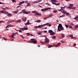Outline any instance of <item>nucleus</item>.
<instances>
[{
	"instance_id": "f257e3e1",
	"label": "nucleus",
	"mask_w": 78,
	"mask_h": 78,
	"mask_svg": "<svg viewBox=\"0 0 78 78\" xmlns=\"http://www.w3.org/2000/svg\"><path fill=\"white\" fill-rule=\"evenodd\" d=\"M0 13H4L5 14H7L8 17H11L12 16V14L11 13H8V12H6V11H4L2 10L1 11H0Z\"/></svg>"
},
{
	"instance_id": "f03ea898",
	"label": "nucleus",
	"mask_w": 78,
	"mask_h": 78,
	"mask_svg": "<svg viewBox=\"0 0 78 78\" xmlns=\"http://www.w3.org/2000/svg\"><path fill=\"white\" fill-rule=\"evenodd\" d=\"M45 41L44 42H43L42 41H40V42L41 43V44H49V39H48L47 37H45Z\"/></svg>"
},
{
	"instance_id": "7ed1b4c3",
	"label": "nucleus",
	"mask_w": 78,
	"mask_h": 78,
	"mask_svg": "<svg viewBox=\"0 0 78 78\" xmlns=\"http://www.w3.org/2000/svg\"><path fill=\"white\" fill-rule=\"evenodd\" d=\"M58 30L59 31H61L62 30H64V27L62 26L61 24H60L58 26Z\"/></svg>"
},
{
	"instance_id": "20e7f679",
	"label": "nucleus",
	"mask_w": 78,
	"mask_h": 78,
	"mask_svg": "<svg viewBox=\"0 0 78 78\" xmlns=\"http://www.w3.org/2000/svg\"><path fill=\"white\" fill-rule=\"evenodd\" d=\"M32 13H33L34 14H35V15H34V16H41L42 15L41 14L39 13L38 12L36 11H32Z\"/></svg>"
},
{
	"instance_id": "39448f33",
	"label": "nucleus",
	"mask_w": 78,
	"mask_h": 78,
	"mask_svg": "<svg viewBox=\"0 0 78 78\" xmlns=\"http://www.w3.org/2000/svg\"><path fill=\"white\" fill-rule=\"evenodd\" d=\"M59 11H61V12H62L63 14H66V16H67V15H70V14H69L68 12H66L64 10H62V11H61V10H58Z\"/></svg>"
},
{
	"instance_id": "423d86ee",
	"label": "nucleus",
	"mask_w": 78,
	"mask_h": 78,
	"mask_svg": "<svg viewBox=\"0 0 78 78\" xmlns=\"http://www.w3.org/2000/svg\"><path fill=\"white\" fill-rule=\"evenodd\" d=\"M30 40L32 41V42H33V44H36L37 43V41L36 39H30Z\"/></svg>"
},
{
	"instance_id": "0eeeda50",
	"label": "nucleus",
	"mask_w": 78,
	"mask_h": 78,
	"mask_svg": "<svg viewBox=\"0 0 78 78\" xmlns=\"http://www.w3.org/2000/svg\"><path fill=\"white\" fill-rule=\"evenodd\" d=\"M49 33L50 34V35H54L55 34V33L53 32V30H48Z\"/></svg>"
},
{
	"instance_id": "6e6552de",
	"label": "nucleus",
	"mask_w": 78,
	"mask_h": 78,
	"mask_svg": "<svg viewBox=\"0 0 78 78\" xmlns=\"http://www.w3.org/2000/svg\"><path fill=\"white\" fill-rule=\"evenodd\" d=\"M69 5L70 6H69L67 8H68V9H72V7H73V4H70Z\"/></svg>"
},
{
	"instance_id": "1a4fd4ad",
	"label": "nucleus",
	"mask_w": 78,
	"mask_h": 78,
	"mask_svg": "<svg viewBox=\"0 0 78 78\" xmlns=\"http://www.w3.org/2000/svg\"><path fill=\"white\" fill-rule=\"evenodd\" d=\"M28 29V27H23L21 28V30L22 31H24V30H27Z\"/></svg>"
},
{
	"instance_id": "9d476101",
	"label": "nucleus",
	"mask_w": 78,
	"mask_h": 78,
	"mask_svg": "<svg viewBox=\"0 0 78 78\" xmlns=\"http://www.w3.org/2000/svg\"><path fill=\"white\" fill-rule=\"evenodd\" d=\"M22 11L23 12V13L24 14H28L30 13V12H27V11H24V10H23Z\"/></svg>"
},
{
	"instance_id": "9b49d317",
	"label": "nucleus",
	"mask_w": 78,
	"mask_h": 78,
	"mask_svg": "<svg viewBox=\"0 0 78 78\" xmlns=\"http://www.w3.org/2000/svg\"><path fill=\"white\" fill-rule=\"evenodd\" d=\"M22 19L23 21H24V22H25V21H26L27 20V18L25 17H24L23 18H22Z\"/></svg>"
},
{
	"instance_id": "f8f14e48",
	"label": "nucleus",
	"mask_w": 78,
	"mask_h": 78,
	"mask_svg": "<svg viewBox=\"0 0 78 78\" xmlns=\"http://www.w3.org/2000/svg\"><path fill=\"white\" fill-rule=\"evenodd\" d=\"M51 8L49 7L48 8H46L45 9H41V10H48V9H50Z\"/></svg>"
},
{
	"instance_id": "ddd939ff",
	"label": "nucleus",
	"mask_w": 78,
	"mask_h": 78,
	"mask_svg": "<svg viewBox=\"0 0 78 78\" xmlns=\"http://www.w3.org/2000/svg\"><path fill=\"white\" fill-rule=\"evenodd\" d=\"M24 1H22V2H20V3L18 4V5H21L22 4L24 3Z\"/></svg>"
},
{
	"instance_id": "4468645a",
	"label": "nucleus",
	"mask_w": 78,
	"mask_h": 78,
	"mask_svg": "<svg viewBox=\"0 0 78 78\" xmlns=\"http://www.w3.org/2000/svg\"><path fill=\"white\" fill-rule=\"evenodd\" d=\"M41 1H42V0H39V1H35V2H33V3H38V2H41Z\"/></svg>"
},
{
	"instance_id": "2eb2a0df",
	"label": "nucleus",
	"mask_w": 78,
	"mask_h": 78,
	"mask_svg": "<svg viewBox=\"0 0 78 78\" xmlns=\"http://www.w3.org/2000/svg\"><path fill=\"white\" fill-rule=\"evenodd\" d=\"M37 34L39 35H42V34H41V31H39L38 32Z\"/></svg>"
},
{
	"instance_id": "dca6fc26",
	"label": "nucleus",
	"mask_w": 78,
	"mask_h": 78,
	"mask_svg": "<svg viewBox=\"0 0 78 78\" xmlns=\"http://www.w3.org/2000/svg\"><path fill=\"white\" fill-rule=\"evenodd\" d=\"M61 44V43H58L57 45H55V47H58V46H59V44Z\"/></svg>"
},
{
	"instance_id": "f3484780",
	"label": "nucleus",
	"mask_w": 78,
	"mask_h": 78,
	"mask_svg": "<svg viewBox=\"0 0 78 78\" xmlns=\"http://www.w3.org/2000/svg\"><path fill=\"white\" fill-rule=\"evenodd\" d=\"M48 24H49V23H47L44 24L42 25V27H43V26H45V25H48Z\"/></svg>"
},
{
	"instance_id": "a211bd4d",
	"label": "nucleus",
	"mask_w": 78,
	"mask_h": 78,
	"mask_svg": "<svg viewBox=\"0 0 78 78\" xmlns=\"http://www.w3.org/2000/svg\"><path fill=\"white\" fill-rule=\"evenodd\" d=\"M78 27V25H75L74 26V28H75L76 29Z\"/></svg>"
},
{
	"instance_id": "6ab92c4d",
	"label": "nucleus",
	"mask_w": 78,
	"mask_h": 78,
	"mask_svg": "<svg viewBox=\"0 0 78 78\" xmlns=\"http://www.w3.org/2000/svg\"><path fill=\"white\" fill-rule=\"evenodd\" d=\"M54 5H60V3H58L56 4V3H54Z\"/></svg>"
},
{
	"instance_id": "aec40b11",
	"label": "nucleus",
	"mask_w": 78,
	"mask_h": 78,
	"mask_svg": "<svg viewBox=\"0 0 78 78\" xmlns=\"http://www.w3.org/2000/svg\"><path fill=\"white\" fill-rule=\"evenodd\" d=\"M74 19H75V20H78V17L76 16V17L74 18Z\"/></svg>"
},
{
	"instance_id": "412c9836",
	"label": "nucleus",
	"mask_w": 78,
	"mask_h": 78,
	"mask_svg": "<svg viewBox=\"0 0 78 78\" xmlns=\"http://www.w3.org/2000/svg\"><path fill=\"white\" fill-rule=\"evenodd\" d=\"M66 7H67V6H65L64 7H61V9H62V10H63V9H64V8H66Z\"/></svg>"
},
{
	"instance_id": "4be33fe9",
	"label": "nucleus",
	"mask_w": 78,
	"mask_h": 78,
	"mask_svg": "<svg viewBox=\"0 0 78 78\" xmlns=\"http://www.w3.org/2000/svg\"><path fill=\"white\" fill-rule=\"evenodd\" d=\"M41 22V21L39 20H38L36 21V22H37V23H40Z\"/></svg>"
},
{
	"instance_id": "5701e85b",
	"label": "nucleus",
	"mask_w": 78,
	"mask_h": 78,
	"mask_svg": "<svg viewBox=\"0 0 78 78\" xmlns=\"http://www.w3.org/2000/svg\"><path fill=\"white\" fill-rule=\"evenodd\" d=\"M42 25H39L38 26V28H42Z\"/></svg>"
},
{
	"instance_id": "b1692460",
	"label": "nucleus",
	"mask_w": 78,
	"mask_h": 78,
	"mask_svg": "<svg viewBox=\"0 0 78 78\" xmlns=\"http://www.w3.org/2000/svg\"><path fill=\"white\" fill-rule=\"evenodd\" d=\"M2 9L3 10H6V9H8V8L7 7H5V8H2Z\"/></svg>"
},
{
	"instance_id": "393cba45",
	"label": "nucleus",
	"mask_w": 78,
	"mask_h": 78,
	"mask_svg": "<svg viewBox=\"0 0 78 78\" xmlns=\"http://www.w3.org/2000/svg\"><path fill=\"white\" fill-rule=\"evenodd\" d=\"M69 37H71L72 39H73V35L71 34L70 35H69Z\"/></svg>"
},
{
	"instance_id": "a878e982",
	"label": "nucleus",
	"mask_w": 78,
	"mask_h": 78,
	"mask_svg": "<svg viewBox=\"0 0 78 78\" xmlns=\"http://www.w3.org/2000/svg\"><path fill=\"white\" fill-rule=\"evenodd\" d=\"M52 38L53 39H56V36H53L52 37Z\"/></svg>"
},
{
	"instance_id": "bb28decb",
	"label": "nucleus",
	"mask_w": 78,
	"mask_h": 78,
	"mask_svg": "<svg viewBox=\"0 0 78 78\" xmlns=\"http://www.w3.org/2000/svg\"><path fill=\"white\" fill-rule=\"evenodd\" d=\"M13 13L14 14H17V11H13Z\"/></svg>"
},
{
	"instance_id": "cd10ccee",
	"label": "nucleus",
	"mask_w": 78,
	"mask_h": 78,
	"mask_svg": "<svg viewBox=\"0 0 78 78\" xmlns=\"http://www.w3.org/2000/svg\"><path fill=\"white\" fill-rule=\"evenodd\" d=\"M64 16H65V15H63L60 16V18L61 17H64Z\"/></svg>"
},
{
	"instance_id": "c85d7f7f",
	"label": "nucleus",
	"mask_w": 78,
	"mask_h": 78,
	"mask_svg": "<svg viewBox=\"0 0 78 78\" xmlns=\"http://www.w3.org/2000/svg\"><path fill=\"white\" fill-rule=\"evenodd\" d=\"M51 1H52V2H57L56 0H51Z\"/></svg>"
},
{
	"instance_id": "c756f323",
	"label": "nucleus",
	"mask_w": 78,
	"mask_h": 78,
	"mask_svg": "<svg viewBox=\"0 0 78 78\" xmlns=\"http://www.w3.org/2000/svg\"><path fill=\"white\" fill-rule=\"evenodd\" d=\"M65 27H66V28H69V26L68 25L66 24L65 25Z\"/></svg>"
},
{
	"instance_id": "7c9ffc66",
	"label": "nucleus",
	"mask_w": 78,
	"mask_h": 78,
	"mask_svg": "<svg viewBox=\"0 0 78 78\" xmlns=\"http://www.w3.org/2000/svg\"><path fill=\"white\" fill-rule=\"evenodd\" d=\"M21 21V20H19L16 21V22H20Z\"/></svg>"
},
{
	"instance_id": "2f4dec72",
	"label": "nucleus",
	"mask_w": 78,
	"mask_h": 78,
	"mask_svg": "<svg viewBox=\"0 0 78 78\" xmlns=\"http://www.w3.org/2000/svg\"><path fill=\"white\" fill-rule=\"evenodd\" d=\"M31 5L30 4V3H28L27 5H26V6H30Z\"/></svg>"
},
{
	"instance_id": "473e14b6",
	"label": "nucleus",
	"mask_w": 78,
	"mask_h": 78,
	"mask_svg": "<svg viewBox=\"0 0 78 78\" xmlns=\"http://www.w3.org/2000/svg\"><path fill=\"white\" fill-rule=\"evenodd\" d=\"M20 36L23 39H24V37H23V36L22 35H20Z\"/></svg>"
},
{
	"instance_id": "72a5a7b5",
	"label": "nucleus",
	"mask_w": 78,
	"mask_h": 78,
	"mask_svg": "<svg viewBox=\"0 0 78 78\" xmlns=\"http://www.w3.org/2000/svg\"><path fill=\"white\" fill-rule=\"evenodd\" d=\"M62 37H64V34H62Z\"/></svg>"
},
{
	"instance_id": "f704fd0d",
	"label": "nucleus",
	"mask_w": 78,
	"mask_h": 78,
	"mask_svg": "<svg viewBox=\"0 0 78 78\" xmlns=\"http://www.w3.org/2000/svg\"><path fill=\"white\" fill-rule=\"evenodd\" d=\"M51 47H53V46L52 45H49L48 46V48H51Z\"/></svg>"
},
{
	"instance_id": "c9c22d12",
	"label": "nucleus",
	"mask_w": 78,
	"mask_h": 78,
	"mask_svg": "<svg viewBox=\"0 0 78 78\" xmlns=\"http://www.w3.org/2000/svg\"><path fill=\"white\" fill-rule=\"evenodd\" d=\"M53 12H54V13H55V12H57V10H55L54 11H53Z\"/></svg>"
},
{
	"instance_id": "e433bc0d",
	"label": "nucleus",
	"mask_w": 78,
	"mask_h": 78,
	"mask_svg": "<svg viewBox=\"0 0 78 78\" xmlns=\"http://www.w3.org/2000/svg\"><path fill=\"white\" fill-rule=\"evenodd\" d=\"M14 27V26L12 25L11 24L9 25V27Z\"/></svg>"
},
{
	"instance_id": "4c0bfd02",
	"label": "nucleus",
	"mask_w": 78,
	"mask_h": 78,
	"mask_svg": "<svg viewBox=\"0 0 78 78\" xmlns=\"http://www.w3.org/2000/svg\"><path fill=\"white\" fill-rule=\"evenodd\" d=\"M27 36H30L31 35V34L30 33H27Z\"/></svg>"
},
{
	"instance_id": "58836bf2",
	"label": "nucleus",
	"mask_w": 78,
	"mask_h": 78,
	"mask_svg": "<svg viewBox=\"0 0 78 78\" xmlns=\"http://www.w3.org/2000/svg\"><path fill=\"white\" fill-rule=\"evenodd\" d=\"M14 20H11L10 21V22L11 23V22H14Z\"/></svg>"
},
{
	"instance_id": "ea45409f",
	"label": "nucleus",
	"mask_w": 78,
	"mask_h": 78,
	"mask_svg": "<svg viewBox=\"0 0 78 78\" xmlns=\"http://www.w3.org/2000/svg\"><path fill=\"white\" fill-rule=\"evenodd\" d=\"M53 16V14H51L49 16V17H52Z\"/></svg>"
},
{
	"instance_id": "a19ab883",
	"label": "nucleus",
	"mask_w": 78,
	"mask_h": 78,
	"mask_svg": "<svg viewBox=\"0 0 78 78\" xmlns=\"http://www.w3.org/2000/svg\"><path fill=\"white\" fill-rule=\"evenodd\" d=\"M72 9H73V10L75 9H76V7H73V8H72Z\"/></svg>"
},
{
	"instance_id": "79ce46f5",
	"label": "nucleus",
	"mask_w": 78,
	"mask_h": 78,
	"mask_svg": "<svg viewBox=\"0 0 78 78\" xmlns=\"http://www.w3.org/2000/svg\"><path fill=\"white\" fill-rule=\"evenodd\" d=\"M30 22H27V23L26 24L27 25H30Z\"/></svg>"
},
{
	"instance_id": "37998d69",
	"label": "nucleus",
	"mask_w": 78,
	"mask_h": 78,
	"mask_svg": "<svg viewBox=\"0 0 78 78\" xmlns=\"http://www.w3.org/2000/svg\"><path fill=\"white\" fill-rule=\"evenodd\" d=\"M12 1L13 2H16V1L15 0H12Z\"/></svg>"
},
{
	"instance_id": "c03bdc74",
	"label": "nucleus",
	"mask_w": 78,
	"mask_h": 78,
	"mask_svg": "<svg viewBox=\"0 0 78 78\" xmlns=\"http://www.w3.org/2000/svg\"><path fill=\"white\" fill-rule=\"evenodd\" d=\"M11 37L12 38H14V37H14V36L13 35H12L11 36Z\"/></svg>"
},
{
	"instance_id": "a18cd8bd",
	"label": "nucleus",
	"mask_w": 78,
	"mask_h": 78,
	"mask_svg": "<svg viewBox=\"0 0 78 78\" xmlns=\"http://www.w3.org/2000/svg\"><path fill=\"white\" fill-rule=\"evenodd\" d=\"M12 35H13V36H15V35H16V34L15 33H13Z\"/></svg>"
},
{
	"instance_id": "49530a36",
	"label": "nucleus",
	"mask_w": 78,
	"mask_h": 78,
	"mask_svg": "<svg viewBox=\"0 0 78 78\" xmlns=\"http://www.w3.org/2000/svg\"><path fill=\"white\" fill-rule=\"evenodd\" d=\"M10 23H11V22H10H10L8 21V22H7V23H8V24H10Z\"/></svg>"
},
{
	"instance_id": "de8ad7c7",
	"label": "nucleus",
	"mask_w": 78,
	"mask_h": 78,
	"mask_svg": "<svg viewBox=\"0 0 78 78\" xmlns=\"http://www.w3.org/2000/svg\"><path fill=\"white\" fill-rule=\"evenodd\" d=\"M73 46H74V47H75V46H76V44H74L73 45Z\"/></svg>"
},
{
	"instance_id": "09e8293b",
	"label": "nucleus",
	"mask_w": 78,
	"mask_h": 78,
	"mask_svg": "<svg viewBox=\"0 0 78 78\" xmlns=\"http://www.w3.org/2000/svg\"><path fill=\"white\" fill-rule=\"evenodd\" d=\"M69 27L70 28H73V27H72L71 26H69Z\"/></svg>"
},
{
	"instance_id": "8fccbe9b",
	"label": "nucleus",
	"mask_w": 78,
	"mask_h": 78,
	"mask_svg": "<svg viewBox=\"0 0 78 78\" xmlns=\"http://www.w3.org/2000/svg\"><path fill=\"white\" fill-rule=\"evenodd\" d=\"M47 30H45L44 31V33H47Z\"/></svg>"
},
{
	"instance_id": "3c124183",
	"label": "nucleus",
	"mask_w": 78,
	"mask_h": 78,
	"mask_svg": "<svg viewBox=\"0 0 78 78\" xmlns=\"http://www.w3.org/2000/svg\"><path fill=\"white\" fill-rule=\"evenodd\" d=\"M6 27H7V28H8V27H9V25L7 26Z\"/></svg>"
},
{
	"instance_id": "603ef678",
	"label": "nucleus",
	"mask_w": 78,
	"mask_h": 78,
	"mask_svg": "<svg viewBox=\"0 0 78 78\" xmlns=\"http://www.w3.org/2000/svg\"><path fill=\"white\" fill-rule=\"evenodd\" d=\"M34 27H35V28H38V26H35Z\"/></svg>"
},
{
	"instance_id": "864d4df0",
	"label": "nucleus",
	"mask_w": 78,
	"mask_h": 78,
	"mask_svg": "<svg viewBox=\"0 0 78 78\" xmlns=\"http://www.w3.org/2000/svg\"><path fill=\"white\" fill-rule=\"evenodd\" d=\"M48 26L49 27H51V24H50V25H48Z\"/></svg>"
},
{
	"instance_id": "5fc2aeb1",
	"label": "nucleus",
	"mask_w": 78,
	"mask_h": 78,
	"mask_svg": "<svg viewBox=\"0 0 78 78\" xmlns=\"http://www.w3.org/2000/svg\"><path fill=\"white\" fill-rule=\"evenodd\" d=\"M30 36H34V35H33V34H30Z\"/></svg>"
},
{
	"instance_id": "6e6d98bb",
	"label": "nucleus",
	"mask_w": 78,
	"mask_h": 78,
	"mask_svg": "<svg viewBox=\"0 0 78 78\" xmlns=\"http://www.w3.org/2000/svg\"><path fill=\"white\" fill-rule=\"evenodd\" d=\"M3 39H5V40H6V38H5V37H3Z\"/></svg>"
},
{
	"instance_id": "4d7b16f0",
	"label": "nucleus",
	"mask_w": 78,
	"mask_h": 78,
	"mask_svg": "<svg viewBox=\"0 0 78 78\" xmlns=\"http://www.w3.org/2000/svg\"><path fill=\"white\" fill-rule=\"evenodd\" d=\"M18 31H19V32H20V33H22V31L20 30H18Z\"/></svg>"
},
{
	"instance_id": "13d9d810",
	"label": "nucleus",
	"mask_w": 78,
	"mask_h": 78,
	"mask_svg": "<svg viewBox=\"0 0 78 78\" xmlns=\"http://www.w3.org/2000/svg\"><path fill=\"white\" fill-rule=\"evenodd\" d=\"M29 42H32V40L29 41Z\"/></svg>"
},
{
	"instance_id": "bf43d9fd",
	"label": "nucleus",
	"mask_w": 78,
	"mask_h": 78,
	"mask_svg": "<svg viewBox=\"0 0 78 78\" xmlns=\"http://www.w3.org/2000/svg\"><path fill=\"white\" fill-rule=\"evenodd\" d=\"M42 11V12H44V11H45V10H41Z\"/></svg>"
},
{
	"instance_id": "052dcab7",
	"label": "nucleus",
	"mask_w": 78,
	"mask_h": 78,
	"mask_svg": "<svg viewBox=\"0 0 78 78\" xmlns=\"http://www.w3.org/2000/svg\"><path fill=\"white\" fill-rule=\"evenodd\" d=\"M61 42H62V43H64V41H61Z\"/></svg>"
},
{
	"instance_id": "680f3d73",
	"label": "nucleus",
	"mask_w": 78,
	"mask_h": 78,
	"mask_svg": "<svg viewBox=\"0 0 78 78\" xmlns=\"http://www.w3.org/2000/svg\"><path fill=\"white\" fill-rule=\"evenodd\" d=\"M71 25H74V24H73V23H71Z\"/></svg>"
},
{
	"instance_id": "e2e57ef3",
	"label": "nucleus",
	"mask_w": 78,
	"mask_h": 78,
	"mask_svg": "<svg viewBox=\"0 0 78 78\" xmlns=\"http://www.w3.org/2000/svg\"><path fill=\"white\" fill-rule=\"evenodd\" d=\"M51 2L52 3V4H54V5H55V3L53 2Z\"/></svg>"
},
{
	"instance_id": "0e129e2a",
	"label": "nucleus",
	"mask_w": 78,
	"mask_h": 78,
	"mask_svg": "<svg viewBox=\"0 0 78 78\" xmlns=\"http://www.w3.org/2000/svg\"><path fill=\"white\" fill-rule=\"evenodd\" d=\"M19 7H20V6H18V7H17V8H19Z\"/></svg>"
},
{
	"instance_id": "69168bd1",
	"label": "nucleus",
	"mask_w": 78,
	"mask_h": 78,
	"mask_svg": "<svg viewBox=\"0 0 78 78\" xmlns=\"http://www.w3.org/2000/svg\"><path fill=\"white\" fill-rule=\"evenodd\" d=\"M0 4H3V3H2L1 2H0Z\"/></svg>"
},
{
	"instance_id": "338daca9",
	"label": "nucleus",
	"mask_w": 78,
	"mask_h": 78,
	"mask_svg": "<svg viewBox=\"0 0 78 78\" xmlns=\"http://www.w3.org/2000/svg\"><path fill=\"white\" fill-rule=\"evenodd\" d=\"M38 47H41V46H40V45H38Z\"/></svg>"
},
{
	"instance_id": "774afa93",
	"label": "nucleus",
	"mask_w": 78,
	"mask_h": 78,
	"mask_svg": "<svg viewBox=\"0 0 78 78\" xmlns=\"http://www.w3.org/2000/svg\"><path fill=\"white\" fill-rule=\"evenodd\" d=\"M5 30H9V29H6Z\"/></svg>"
}]
</instances>
